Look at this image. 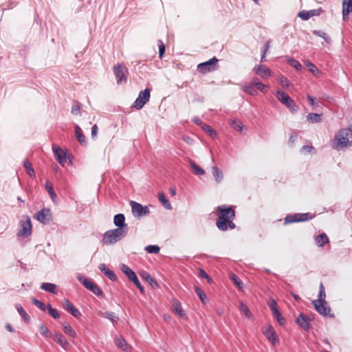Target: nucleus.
Wrapping results in <instances>:
<instances>
[{"mask_svg": "<svg viewBox=\"0 0 352 352\" xmlns=\"http://www.w3.org/2000/svg\"><path fill=\"white\" fill-rule=\"evenodd\" d=\"M218 219L216 221V226L221 231H226L228 228L234 229L236 228L233 220L235 218V211L232 206L221 205L217 208Z\"/></svg>", "mask_w": 352, "mask_h": 352, "instance_id": "f257e3e1", "label": "nucleus"}, {"mask_svg": "<svg viewBox=\"0 0 352 352\" xmlns=\"http://www.w3.org/2000/svg\"><path fill=\"white\" fill-rule=\"evenodd\" d=\"M352 146V125L347 128L342 129L334 137L332 146L336 150Z\"/></svg>", "mask_w": 352, "mask_h": 352, "instance_id": "f03ea898", "label": "nucleus"}, {"mask_svg": "<svg viewBox=\"0 0 352 352\" xmlns=\"http://www.w3.org/2000/svg\"><path fill=\"white\" fill-rule=\"evenodd\" d=\"M126 235V233L116 228L109 230L104 232L102 242L106 245H113L122 239Z\"/></svg>", "mask_w": 352, "mask_h": 352, "instance_id": "7ed1b4c3", "label": "nucleus"}, {"mask_svg": "<svg viewBox=\"0 0 352 352\" xmlns=\"http://www.w3.org/2000/svg\"><path fill=\"white\" fill-rule=\"evenodd\" d=\"M277 99L285 105L292 113H296L298 111V106L296 104L294 100L290 96L282 90H278L275 94Z\"/></svg>", "mask_w": 352, "mask_h": 352, "instance_id": "20e7f679", "label": "nucleus"}, {"mask_svg": "<svg viewBox=\"0 0 352 352\" xmlns=\"http://www.w3.org/2000/svg\"><path fill=\"white\" fill-rule=\"evenodd\" d=\"M77 279L87 289L91 291L99 298H104V293L102 290L96 284L81 274H78Z\"/></svg>", "mask_w": 352, "mask_h": 352, "instance_id": "39448f33", "label": "nucleus"}, {"mask_svg": "<svg viewBox=\"0 0 352 352\" xmlns=\"http://www.w3.org/2000/svg\"><path fill=\"white\" fill-rule=\"evenodd\" d=\"M120 270L123 274L133 283V284L139 289L141 294L144 293V289L141 285L136 274L126 265L122 264Z\"/></svg>", "mask_w": 352, "mask_h": 352, "instance_id": "423d86ee", "label": "nucleus"}, {"mask_svg": "<svg viewBox=\"0 0 352 352\" xmlns=\"http://www.w3.org/2000/svg\"><path fill=\"white\" fill-rule=\"evenodd\" d=\"M314 218V215H312L309 212L306 213H296L294 214H288L285 217L284 219V223H292L296 222H302L308 220H311Z\"/></svg>", "mask_w": 352, "mask_h": 352, "instance_id": "0eeeda50", "label": "nucleus"}, {"mask_svg": "<svg viewBox=\"0 0 352 352\" xmlns=\"http://www.w3.org/2000/svg\"><path fill=\"white\" fill-rule=\"evenodd\" d=\"M151 96V90L148 88L141 91L136 100L133 102L132 107L137 110L141 109L144 105L149 100Z\"/></svg>", "mask_w": 352, "mask_h": 352, "instance_id": "6e6552de", "label": "nucleus"}, {"mask_svg": "<svg viewBox=\"0 0 352 352\" xmlns=\"http://www.w3.org/2000/svg\"><path fill=\"white\" fill-rule=\"evenodd\" d=\"M131 212L135 217L140 218L149 214V209L135 201H131Z\"/></svg>", "mask_w": 352, "mask_h": 352, "instance_id": "1a4fd4ad", "label": "nucleus"}, {"mask_svg": "<svg viewBox=\"0 0 352 352\" xmlns=\"http://www.w3.org/2000/svg\"><path fill=\"white\" fill-rule=\"evenodd\" d=\"M315 309L317 312L324 317H333V314H331V308L327 305V301L325 302H320V300H314L312 301Z\"/></svg>", "mask_w": 352, "mask_h": 352, "instance_id": "9d476101", "label": "nucleus"}, {"mask_svg": "<svg viewBox=\"0 0 352 352\" xmlns=\"http://www.w3.org/2000/svg\"><path fill=\"white\" fill-rule=\"evenodd\" d=\"M218 61L216 57H213L204 63H199L197 65V70L202 74L212 72L216 69Z\"/></svg>", "mask_w": 352, "mask_h": 352, "instance_id": "9b49d317", "label": "nucleus"}, {"mask_svg": "<svg viewBox=\"0 0 352 352\" xmlns=\"http://www.w3.org/2000/svg\"><path fill=\"white\" fill-rule=\"evenodd\" d=\"M113 223L117 227L116 229L127 234L128 226L125 223V217L123 214L119 213L116 214L113 217Z\"/></svg>", "mask_w": 352, "mask_h": 352, "instance_id": "f8f14e48", "label": "nucleus"}, {"mask_svg": "<svg viewBox=\"0 0 352 352\" xmlns=\"http://www.w3.org/2000/svg\"><path fill=\"white\" fill-rule=\"evenodd\" d=\"M35 217L41 223L47 224L52 220L50 210L47 208H44L36 213Z\"/></svg>", "mask_w": 352, "mask_h": 352, "instance_id": "ddd939ff", "label": "nucleus"}, {"mask_svg": "<svg viewBox=\"0 0 352 352\" xmlns=\"http://www.w3.org/2000/svg\"><path fill=\"white\" fill-rule=\"evenodd\" d=\"M263 333L274 346L279 344L278 336L272 325L266 327V328L263 331Z\"/></svg>", "mask_w": 352, "mask_h": 352, "instance_id": "4468645a", "label": "nucleus"}, {"mask_svg": "<svg viewBox=\"0 0 352 352\" xmlns=\"http://www.w3.org/2000/svg\"><path fill=\"white\" fill-rule=\"evenodd\" d=\"M32 234V223L30 219L27 217L25 221H21V228L17 233L19 236L27 237Z\"/></svg>", "mask_w": 352, "mask_h": 352, "instance_id": "2eb2a0df", "label": "nucleus"}, {"mask_svg": "<svg viewBox=\"0 0 352 352\" xmlns=\"http://www.w3.org/2000/svg\"><path fill=\"white\" fill-rule=\"evenodd\" d=\"M125 69L126 68L123 64H119L117 66H114L113 72L116 77L117 83L121 84L126 82L127 78L124 74Z\"/></svg>", "mask_w": 352, "mask_h": 352, "instance_id": "dca6fc26", "label": "nucleus"}, {"mask_svg": "<svg viewBox=\"0 0 352 352\" xmlns=\"http://www.w3.org/2000/svg\"><path fill=\"white\" fill-rule=\"evenodd\" d=\"M311 319L302 313H300L296 320V322L305 331H309L311 328Z\"/></svg>", "mask_w": 352, "mask_h": 352, "instance_id": "f3484780", "label": "nucleus"}, {"mask_svg": "<svg viewBox=\"0 0 352 352\" xmlns=\"http://www.w3.org/2000/svg\"><path fill=\"white\" fill-rule=\"evenodd\" d=\"M63 308L70 313L74 318H79L82 314L80 311L76 308L72 302H69L67 299H65L63 302Z\"/></svg>", "mask_w": 352, "mask_h": 352, "instance_id": "a211bd4d", "label": "nucleus"}, {"mask_svg": "<svg viewBox=\"0 0 352 352\" xmlns=\"http://www.w3.org/2000/svg\"><path fill=\"white\" fill-rule=\"evenodd\" d=\"M253 71L263 78H266L272 75V71L264 65H258L253 68Z\"/></svg>", "mask_w": 352, "mask_h": 352, "instance_id": "6ab92c4d", "label": "nucleus"}, {"mask_svg": "<svg viewBox=\"0 0 352 352\" xmlns=\"http://www.w3.org/2000/svg\"><path fill=\"white\" fill-rule=\"evenodd\" d=\"M115 344L125 352H131L132 346L125 340L122 336L116 337L114 339Z\"/></svg>", "mask_w": 352, "mask_h": 352, "instance_id": "aec40b11", "label": "nucleus"}, {"mask_svg": "<svg viewBox=\"0 0 352 352\" xmlns=\"http://www.w3.org/2000/svg\"><path fill=\"white\" fill-rule=\"evenodd\" d=\"M54 340L65 350H67L71 347L69 342L60 333H56L54 334Z\"/></svg>", "mask_w": 352, "mask_h": 352, "instance_id": "412c9836", "label": "nucleus"}, {"mask_svg": "<svg viewBox=\"0 0 352 352\" xmlns=\"http://www.w3.org/2000/svg\"><path fill=\"white\" fill-rule=\"evenodd\" d=\"M352 12V0L342 1V18L344 21L349 19V14Z\"/></svg>", "mask_w": 352, "mask_h": 352, "instance_id": "4be33fe9", "label": "nucleus"}, {"mask_svg": "<svg viewBox=\"0 0 352 352\" xmlns=\"http://www.w3.org/2000/svg\"><path fill=\"white\" fill-rule=\"evenodd\" d=\"M98 269L106 275L111 280H116L117 276L115 272L111 270H109L104 263H100L98 265Z\"/></svg>", "mask_w": 352, "mask_h": 352, "instance_id": "5701e85b", "label": "nucleus"}, {"mask_svg": "<svg viewBox=\"0 0 352 352\" xmlns=\"http://www.w3.org/2000/svg\"><path fill=\"white\" fill-rule=\"evenodd\" d=\"M53 151L56 160L63 164L66 160V153L60 147L55 146H53Z\"/></svg>", "mask_w": 352, "mask_h": 352, "instance_id": "b1692460", "label": "nucleus"}, {"mask_svg": "<svg viewBox=\"0 0 352 352\" xmlns=\"http://www.w3.org/2000/svg\"><path fill=\"white\" fill-rule=\"evenodd\" d=\"M40 288L53 294H57V285L51 283H43Z\"/></svg>", "mask_w": 352, "mask_h": 352, "instance_id": "393cba45", "label": "nucleus"}, {"mask_svg": "<svg viewBox=\"0 0 352 352\" xmlns=\"http://www.w3.org/2000/svg\"><path fill=\"white\" fill-rule=\"evenodd\" d=\"M318 14L317 10H301L298 12V16L300 17L302 20H308L311 17L316 16Z\"/></svg>", "mask_w": 352, "mask_h": 352, "instance_id": "a878e982", "label": "nucleus"}, {"mask_svg": "<svg viewBox=\"0 0 352 352\" xmlns=\"http://www.w3.org/2000/svg\"><path fill=\"white\" fill-rule=\"evenodd\" d=\"M75 135L76 136V138L79 143L82 146H86L87 145V140L83 134L80 127L78 125H75Z\"/></svg>", "mask_w": 352, "mask_h": 352, "instance_id": "bb28decb", "label": "nucleus"}, {"mask_svg": "<svg viewBox=\"0 0 352 352\" xmlns=\"http://www.w3.org/2000/svg\"><path fill=\"white\" fill-rule=\"evenodd\" d=\"M315 242L318 247H322L329 242V238L325 233H321L315 238Z\"/></svg>", "mask_w": 352, "mask_h": 352, "instance_id": "cd10ccee", "label": "nucleus"}, {"mask_svg": "<svg viewBox=\"0 0 352 352\" xmlns=\"http://www.w3.org/2000/svg\"><path fill=\"white\" fill-rule=\"evenodd\" d=\"M307 120L310 123H319L322 121V114L315 113H309L307 116Z\"/></svg>", "mask_w": 352, "mask_h": 352, "instance_id": "c85d7f7f", "label": "nucleus"}, {"mask_svg": "<svg viewBox=\"0 0 352 352\" xmlns=\"http://www.w3.org/2000/svg\"><path fill=\"white\" fill-rule=\"evenodd\" d=\"M173 311L178 314L181 318L185 316V314L182 307L181 303L176 299L173 300Z\"/></svg>", "mask_w": 352, "mask_h": 352, "instance_id": "c756f323", "label": "nucleus"}, {"mask_svg": "<svg viewBox=\"0 0 352 352\" xmlns=\"http://www.w3.org/2000/svg\"><path fill=\"white\" fill-rule=\"evenodd\" d=\"M23 163L27 174L30 177L34 178L36 177V174L34 168H32L31 162L28 160H25Z\"/></svg>", "mask_w": 352, "mask_h": 352, "instance_id": "7c9ffc66", "label": "nucleus"}, {"mask_svg": "<svg viewBox=\"0 0 352 352\" xmlns=\"http://www.w3.org/2000/svg\"><path fill=\"white\" fill-rule=\"evenodd\" d=\"M100 315L113 323H116L119 320V317L113 311L101 312Z\"/></svg>", "mask_w": 352, "mask_h": 352, "instance_id": "2f4dec72", "label": "nucleus"}, {"mask_svg": "<svg viewBox=\"0 0 352 352\" xmlns=\"http://www.w3.org/2000/svg\"><path fill=\"white\" fill-rule=\"evenodd\" d=\"M189 164L193 170L194 174L197 175H203L205 174V170L199 166L193 160H190Z\"/></svg>", "mask_w": 352, "mask_h": 352, "instance_id": "473e14b6", "label": "nucleus"}, {"mask_svg": "<svg viewBox=\"0 0 352 352\" xmlns=\"http://www.w3.org/2000/svg\"><path fill=\"white\" fill-rule=\"evenodd\" d=\"M194 289L200 300L204 304L206 303L208 301V298H207L205 292L197 285L194 286Z\"/></svg>", "mask_w": 352, "mask_h": 352, "instance_id": "72a5a7b5", "label": "nucleus"}, {"mask_svg": "<svg viewBox=\"0 0 352 352\" xmlns=\"http://www.w3.org/2000/svg\"><path fill=\"white\" fill-rule=\"evenodd\" d=\"M158 199H159L160 201L161 202V204L163 205V206L166 209H167V210H171L172 209V206H171V204H170V201L165 197L164 193L159 192L158 193Z\"/></svg>", "mask_w": 352, "mask_h": 352, "instance_id": "f704fd0d", "label": "nucleus"}, {"mask_svg": "<svg viewBox=\"0 0 352 352\" xmlns=\"http://www.w3.org/2000/svg\"><path fill=\"white\" fill-rule=\"evenodd\" d=\"M15 308L17 310L19 315L23 318L24 321L25 322H29L30 318L29 315L26 313V311L24 310V309L22 307V306L19 304H16Z\"/></svg>", "mask_w": 352, "mask_h": 352, "instance_id": "c9c22d12", "label": "nucleus"}, {"mask_svg": "<svg viewBox=\"0 0 352 352\" xmlns=\"http://www.w3.org/2000/svg\"><path fill=\"white\" fill-rule=\"evenodd\" d=\"M142 278H144L153 287H158L159 285L157 282L146 272H144L142 274Z\"/></svg>", "mask_w": 352, "mask_h": 352, "instance_id": "e433bc0d", "label": "nucleus"}, {"mask_svg": "<svg viewBox=\"0 0 352 352\" xmlns=\"http://www.w3.org/2000/svg\"><path fill=\"white\" fill-rule=\"evenodd\" d=\"M45 189L49 193L50 197L52 199L53 201H54L57 199V195L53 188L52 184L50 183V182L47 181L45 183Z\"/></svg>", "mask_w": 352, "mask_h": 352, "instance_id": "4c0bfd02", "label": "nucleus"}, {"mask_svg": "<svg viewBox=\"0 0 352 352\" xmlns=\"http://www.w3.org/2000/svg\"><path fill=\"white\" fill-rule=\"evenodd\" d=\"M63 331L65 333L67 334L68 336H71L73 338H75L77 336L76 331L68 323L64 324Z\"/></svg>", "mask_w": 352, "mask_h": 352, "instance_id": "58836bf2", "label": "nucleus"}, {"mask_svg": "<svg viewBox=\"0 0 352 352\" xmlns=\"http://www.w3.org/2000/svg\"><path fill=\"white\" fill-rule=\"evenodd\" d=\"M212 173L213 177L215 178V180L217 182H220L223 179V173L222 171L217 166H213L212 168Z\"/></svg>", "mask_w": 352, "mask_h": 352, "instance_id": "ea45409f", "label": "nucleus"}, {"mask_svg": "<svg viewBox=\"0 0 352 352\" xmlns=\"http://www.w3.org/2000/svg\"><path fill=\"white\" fill-rule=\"evenodd\" d=\"M252 84L254 85V87L256 88V90L258 89L263 93L266 92L265 85H264L261 81H260L258 80V78H253Z\"/></svg>", "mask_w": 352, "mask_h": 352, "instance_id": "a19ab883", "label": "nucleus"}, {"mask_svg": "<svg viewBox=\"0 0 352 352\" xmlns=\"http://www.w3.org/2000/svg\"><path fill=\"white\" fill-rule=\"evenodd\" d=\"M273 316L276 319L277 322L280 326H284L286 324L285 319L282 316L279 310L275 311L272 313Z\"/></svg>", "mask_w": 352, "mask_h": 352, "instance_id": "79ce46f5", "label": "nucleus"}, {"mask_svg": "<svg viewBox=\"0 0 352 352\" xmlns=\"http://www.w3.org/2000/svg\"><path fill=\"white\" fill-rule=\"evenodd\" d=\"M242 89L244 92L250 94V96H255L257 94V90L253 84L245 85Z\"/></svg>", "mask_w": 352, "mask_h": 352, "instance_id": "37998d69", "label": "nucleus"}, {"mask_svg": "<svg viewBox=\"0 0 352 352\" xmlns=\"http://www.w3.org/2000/svg\"><path fill=\"white\" fill-rule=\"evenodd\" d=\"M49 314L55 320H57L60 318V314L58 311L54 309L50 304H47V309Z\"/></svg>", "mask_w": 352, "mask_h": 352, "instance_id": "c03bdc74", "label": "nucleus"}, {"mask_svg": "<svg viewBox=\"0 0 352 352\" xmlns=\"http://www.w3.org/2000/svg\"><path fill=\"white\" fill-rule=\"evenodd\" d=\"M287 62L289 63V64L294 67L296 70H301V69L302 68V65L296 60L294 59L293 58H287Z\"/></svg>", "mask_w": 352, "mask_h": 352, "instance_id": "a18cd8bd", "label": "nucleus"}, {"mask_svg": "<svg viewBox=\"0 0 352 352\" xmlns=\"http://www.w3.org/2000/svg\"><path fill=\"white\" fill-rule=\"evenodd\" d=\"M305 65L309 68V71L313 74H316L319 72V70L317 68V67L312 63H311L309 60H306L305 61Z\"/></svg>", "mask_w": 352, "mask_h": 352, "instance_id": "49530a36", "label": "nucleus"}, {"mask_svg": "<svg viewBox=\"0 0 352 352\" xmlns=\"http://www.w3.org/2000/svg\"><path fill=\"white\" fill-rule=\"evenodd\" d=\"M239 309L241 312H243L245 315V316L248 318H251L252 314L250 313V311L248 307L245 303H243L242 302H240Z\"/></svg>", "mask_w": 352, "mask_h": 352, "instance_id": "de8ad7c7", "label": "nucleus"}, {"mask_svg": "<svg viewBox=\"0 0 352 352\" xmlns=\"http://www.w3.org/2000/svg\"><path fill=\"white\" fill-rule=\"evenodd\" d=\"M145 250L150 254H157L160 248L157 245H149L145 247Z\"/></svg>", "mask_w": 352, "mask_h": 352, "instance_id": "09e8293b", "label": "nucleus"}, {"mask_svg": "<svg viewBox=\"0 0 352 352\" xmlns=\"http://www.w3.org/2000/svg\"><path fill=\"white\" fill-rule=\"evenodd\" d=\"M202 129L208 133V135L211 137H215L217 135V133L215 130H214L210 125L204 124L202 125Z\"/></svg>", "mask_w": 352, "mask_h": 352, "instance_id": "8fccbe9b", "label": "nucleus"}, {"mask_svg": "<svg viewBox=\"0 0 352 352\" xmlns=\"http://www.w3.org/2000/svg\"><path fill=\"white\" fill-rule=\"evenodd\" d=\"M313 34L322 38L327 43L330 42L331 41L330 37L327 36V34L323 31L315 30L313 31Z\"/></svg>", "mask_w": 352, "mask_h": 352, "instance_id": "3c124183", "label": "nucleus"}, {"mask_svg": "<svg viewBox=\"0 0 352 352\" xmlns=\"http://www.w3.org/2000/svg\"><path fill=\"white\" fill-rule=\"evenodd\" d=\"M230 279L232 280V281L239 288H242L243 287V282L241 281V280L234 274H232L230 276Z\"/></svg>", "mask_w": 352, "mask_h": 352, "instance_id": "603ef678", "label": "nucleus"}, {"mask_svg": "<svg viewBox=\"0 0 352 352\" xmlns=\"http://www.w3.org/2000/svg\"><path fill=\"white\" fill-rule=\"evenodd\" d=\"M32 303L41 310L45 311L47 309V305H45L43 302L36 298H32Z\"/></svg>", "mask_w": 352, "mask_h": 352, "instance_id": "864d4df0", "label": "nucleus"}, {"mask_svg": "<svg viewBox=\"0 0 352 352\" xmlns=\"http://www.w3.org/2000/svg\"><path fill=\"white\" fill-rule=\"evenodd\" d=\"M197 276L199 278H206L207 280V282L209 283L212 282V280L211 277H210L208 276V274L206 272V271L204 270H203L202 268H199V272H198Z\"/></svg>", "mask_w": 352, "mask_h": 352, "instance_id": "5fc2aeb1", "label": "nucleus"}, {"mask_svg": "<svg viewBox=\"0 0 352 352\" xmlns=\"http://www.w3.org/2000/svg\"><path fill=\"white\" fill-rule=\"evenodd\" d=\"M325 298H326V294H325L324 287L322 283H320L319 293H318V298L317 300H320V302H325V301H326Z\"/></svg>", "mask_w": 352, "mask_h": 352, "instance_id": "6e6d98bb", "label": "nucleus"}, {"mask_svg": "<svg viewBox=\"0 0 352 352\" xmlns=\"http://www.w3.org/2000/svg\"><path fill=\"white\" fill-rule=\"evenodd\" d=\"M40 333L45 338H50L52 336L51 333L48 330L47 327L44 324H41L39 327Z\"/></svg>", "mask_w": 352, "mask_h": 352, "instance_id": "4d7b16f0", "label": "nucleus"}, {"mask_svg": "<svg viewBox=\"0 0 352 352\" xmlns=\"http://www.w3.org/2000/svg\"><path fill=\"white\" fill-rule=\"evenodd\" d=\"M231 126L236 131H241L243 127V123L239 120H234L231 122Z\"/></svg>", "mask_w": 352, "mask_h": 352, "instance_id": "13d9d810", "label": "nucleus"}, {"mask_svg": "<svg viewBox=\"0 0 352 352\" xmlns=\"http://www.w3.org/2000/svg\"><path fill=\"white\" fill-rule=\"evenodd\" d=\"M159 57L162 58L165 53L166 47L162 40L158 41Z\"/></svg>", "mask_w": 352, "mask_h": 352, "instance_id": "bf43d9fd", "label": "nucleus"}, {"mask_svg": "<svg viewBox=\"0 0 352 352\" xmlns=\"http://www.w3.org/2000/svg\"><path fill=\"white\" fill-rule=\"evenodd\" d=\"M267 305H268L272 313L275 311L278 310L277 303L274 299H272V298L270 299L268 301Z\"/></svg>", "mask_w": 352, "mask_h": 352, "instance_id": "052dcab7", "label": "nucleus"}, {"mask_svg": "<svg viewBox=\"0 0 352 352\" xmlns=\"http://www.w3.org/2000/svg\"><path fill=\"white\" fill-rule=\"evenodd\" d=\"M279 82L281 85V86L283 87H289L290 85V82H289V80L284 76H281L279 78Z\"/></svg>", "mask_w": 352, "mask_h": 352, "instance_id": "680f3d73", "label": "nucleus"}, {"mask_svg": "<svg viewBox=\"0 0 352 352\" xmlns=\"http://www.w3.org/2000/svg\"><path fill=\"white\" fill-rule=\"evenodd\" d=\"M312 150H314V146L305 145L300 148L301 153H310Z\"/></svg>", "mask_w": 352, "mask_h": 352, "instance_id": "e2e57ef3", "label": "nucleus"}, {"mask_svg": "<svg viewBox=\"0 0 352 352\" xmlns=\"http://www.w3.org/2000/svg\"><path fill=\"white\" fill-rule=\"evenodd\" d=\"M298 138V134L296 133H293L290 137H289V144L291 145V146H293L294 144L295 143V142L296 141Z\"/></svg>", "mask_w": 352, "mask_h": 352, "instance_id": "0e129e2a", "label": "nucleus"}, {"mask_svg": "<svg viewBox=\"0 0 352 352\" xmlns=\"http://www.w3.org/2000/svg\"><path fill=\"white\" fill-rule=\"evenodd\" d=\"M80 107L78 104H74L72 107L71 112L73 114L78 115L80 113Z\"/></svg>", "mask_w": 352, "mask_h": 352, "instance_id": "69168bd1", "label": "nucleus"}, {"mask_svg": "<svg viewBox=\"0 0 352 352\" xmlns=\"http://www.w3.org/2000/svg\"><path fill=\"white\" fill-rule=\"evenodd\" d=\"M98 128L97 124H94L91 127V138L93 139H95L96 138L97 133H98Z\"/></svg>", "mask_w": 352, "mask_h": 352, "instance_id": "338daca9", "label": "nucleus"}, {"mask_svg": "<svg viewBox=\"0 0 352 352\" xmlns=\"http://www.w3.org/2000/svg\"><path fill=\"white\" fill-rule=\"evenodd\" d=\"M192 122L197 125L201 126L203 125V122L199 117H194L192 118Z\"/></svg>", "mask_w": 352, "mask_h": 352, "instance_id": "774afa93", "label": "nucleus"}]
</instances>
